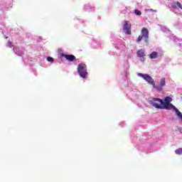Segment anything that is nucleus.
Returning a JSON list of instances; mask_svg holds the SVG:
<instances>
[{
	"mask_svg": "<svg viewBox=\"0 0 182 182\" xmlns=\"http://www.w3.org/2000/svg\"><path fill=\"white\" fill-rule=\"evenodd\" d=\"M149 11H153V9H151Z\"/></svg>",
	"mask_w": 182,
	"mask_h": 182,
	"instance_id": "412c9836",
	"label": "nucleus"
},
{
	"mask_svg": "<svg viewBox=\"0 0 182 182\" xmlns=\"http://www.w3.org/2000/svg\"><path fill=\"white\" fill-rule=\"evenodd\" d=\"M125 66H126L127 69H129V68L130 67V65H129V61H127V62L126 63Z\"/></svg>",
	"mask_w": 182,
	"mask_h": 182,
	"instance_id": "aec40b11",
	"label": "nucleus"
},
{
	"mask_svg": "<svg viewBox=\"0 0 182 182\" xmlns=\"http://www.w3.org/2000/svg\"><path fill=\"white\" fill-rule=\"evenodd\" d=\"M47 60H48V62H50L51 63H53V58H52V57H48L47 58Z\"/></svg>",
	"mask_w": 182,
	"mask_h": 182,
	"instance_id": "dca6fc26",
	"label": "nucleus"
},
{
	"mask_svg": "<svg viewBox=\"0 0 182 182\" xmlns=\"http://www.w3.org/2000/svg\"><path fill=\"white\" fill-rule=\"evenodd\" d=\"M77 73H79L80 77H82V79H86L88 75L86 64L80 63L77 66Z\"/></svg>",
	"mask_w": 182,
	"mask_h": 182,
	"instance_id": "f257e3e1",
	"label": "nucleus"
},
{
	"mask_svg": "<svg viewBox=\"0 0 182 182\" xmlns=\"http://www.w3.org/2000/svg\"><path fill=\"white\" fill-rule=\"evenodd\" d=\"M134 14H135V15H137L138 16H140V15H141V11H140L137 9H135L134 11Z\"/></svg>",
	"mask_w": 182,
	"mask_h": 182,
	"instance_id": "2eb2a0df",
	"label": "nucleus"
},
{
	"mask_svg": "<svg viewBox=\"0 0 182 182\" xmlns=\"http://www.w3.org/2000/svg\"><path fill=\"white\" fill-rule=\"evenodd\" d=\"M146 51L143 49H141L137 51V56L138 58H140L141 62H144L146 60V58H144V56H146Z\"/></svg>",
	"mask_w": 182,
	"mask_h": 182,
	"instance_id": "1a4fd4ad",
	"label": "nucleus"
},
{
	"mask_svg": "<svg viewBox=\"0 0 182 182\" xmlns=\"http://www.w3.org/2000/svg\"><path fill=\"white\" fill-rule=\"evenodd\" d=\"M176 154H178V156H181L182 154V148H179L175 151Z\"/></svg>",
	"mask_w": 182,
	"mask_h": 182,
	"instance_id": "4468645a",
	"label": "nucleus"
},
{
	"mask_svg": "<svg viewBox=\"0 0 182 182\" xmlns=\"http://www.w3.org/2000/svg\"><path fill=\"white\" fill-rule=\"evenodd\" d=\"M58 53L60 55V56H63V58H65L67 60H70V62H73V60L75 59L74 55H66L63 53V50L58 48Z\"/></svg>",
	"mask_w": 182,
	"mask_h": 182,
	"instance_id": "0eeeda50",
	"label": "nucleus"
},
{
	"mask_svg": "<svg viewBox=\"0 0 182 182\" xmlns=\"http://www.w3.org/2000/svg\"><path fill=\"white\" fill-rule=\"evenodd\" d=\"M123 31L127 35H132V24L130 23V21L124 22Z\"/></svg>",
	"mask_w": 182,
	"mask_h": 182,
	"instance_id": "423d86ee",
	"label": "nucleus"
},
{
	"mask_svg": "<svg viewBox=\"0 0 182 182\" xmlns=\"http://www.w3.org/2000/svg\"><path fill=\"white\" fill-rule=\"evenodd\" d=\"M161 31L163 32H170V31H168V29L166 27H162Z\"/></svg>",
	"mask_w": 182,
	"mask_h": 182,
	"instance_id": "f3484780",
	"label": "nucleus"
},
{
	"mask_svg": "<svg viewBox=\"0 0 182 182\" xmlns=\"http://www.w3.org/2000/svg\"><path fill=\"white\" fill-rule=\"evenodd\" d=\"M141 36L144 38V41L146 43H149V30L146 28H142L141 29Z\"/></svg>",
	"mask_w": 182,
	"mask_h": 182,
	"instance_id": "6e6552de",
	"label": "nucleus"
},
{
	"mask_svg": "<svg viewBox=\"0 0 182 182\" xmlns=\"http://www.w3.org/2000/svg\"><path fill=\"white\" fill-rule=\"evenodd\" d=\"M84 8H85V11H93V8H92V6L90 5H89V4L88 5H85L84 6Z\"/></svg>",
	"mask_w": 182,
	"mask_h": 182,
	"instance_id": "ddd939ff",
	"label": "nucleus"
},
{
	"mask_svg": "<svg viewBox=\"0 0 182 182\" xmlns=\"http://www.w3.org/2000/svg\"><path fill=\"white\" fill-rule=\"evenodd\" d=\"M172 7L175 8V9H182V5L178 1L173 3Z\"/></svg>",
	"mask_w": 182,
	"mask_h": 182,
	"instance_id": "9b49d317",
	"label": "nucleus"
},
{
	"mask_svg": "<svg viewBox=\"0 0 182 182\" xmlns=\"http://www.w3.org/2000/svg\"><path fill=\"white\" fill-rule=\"evenodd\" d=\"M141 39H143V36H139L136 40L137 42H140L141 41Z\"/></svg>",
	"mask_w": 182,
	"mask_h": 182,
	"instance_id": "a211bd4d",
	"label": "nucleus"
},
{
	"mask_svg": "<svg viewBox=\"0 0 182 182\" xmlns=\"http://www.w3.org/2000/svg\"><path fill=\"white\" fill-rule=\"evenodd\" d=\"M149 56L150 59H159V58H160V53L153 51Z\"/></svg>",
	"mask_w": 182,
	"mask_h": 182,
	"instance_id": "9d476101",
	"label": "nucleus"
},
{
	"mask_svg": "<svg viewBox=\"0 0 182 182\" xmlns=\"http://www.w3.org/2000/svg\"><path fill=\"white\" fill-rule=\"evenodd\" d=\"M14 52L16 55H18V56H22V50L19 48H15Z\"/></svg>",
	"mask_w": 182,
	"mask_h": 182,
	"instance_id": "f8f14e48",
	"label": "nucleus"
},
{
	"mask_svg": "<svg viewBox=\"0 0 182 182\" xmlns=\"http://www.w3.org/2000/svg\"><path fill=\"white\" fill-rule=\"evenodd\" d=\"M159 85H156L154 87V89H156L157 92H161L164 87H166V77H162L160 78L159 81Z\"/></svg>",
	"mask_w": 182,
	"mask_h": 182,
	"instance_id": "39448f33",
	"label": "nucleus"
},
{
	"mask_svg": "<svg viewBox=\"0 0 182 182\" xmlns=\"http://www.w3.org/2000/svg\"><path fill=\"white\" fill-rule=\"evenodd\" d=\"M171 102H173V99L170 97H166L164 101L162 100L163 106H166V108H164L165 110H173L176 109V106L170 103Z\"/></svg>",
	"mask_w": 182,
	"mask_h": 182,
	"instance_id": "20e7f679",
	"label": "nucleus"
},
{
	"mask_svg": "<svg viewBox=\"0 0 182 182\" xmlns=\"http://www.w3.org/2000/svg\"><path fill=\"white\" fill-rule=\"evenodd\" d=\"M7 46H9V48H12V43L9 41V43H7Z\"/></svg>",
	"mask_w": 182,
	"mask_h": 182,
	"instance_id": "6ab92c4d",
	"label": "nucleus"
},
{
	"mask_svg": "<svg viewBox=\"0 0 182 182\" xmlns=\"http://www.w3.org/2000/svg\"><path fill=\"white\" fill-rule=\"evenodd\" d=\"M149 103L155 109H164L167 107L166 105L163 106V100L159 98H153L149 101Z\"/></svg>",
	"mask_w": 182,
	"mask_h": 182,
	"instance_id": "f03ea898",
	"label": "nucleus"
},
{
	"mask_svg": "<svg viewBox=\"0 0 182 182\" xmlns=\"http://www.w3.org/2000/svg\"><path fill=\"white\" fill-rule=\"evenodd\" d=\"M137 76L139 77H142L144 80H146L149 85H151L153 87H156V82H154V80L151 76L147 75V74H143L141 73H137Z\"/></svg>",
	"mask_w": 182,
	"mask_h": 182,
	"instance_id": "7ed1b4c3",
	"label": "nucleus"
}]
</instances>
